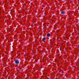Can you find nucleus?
I'll return each instance as SVG.
<instances>
[{
    "label": "nucleus",
    "mask_w": 79,
    "mask_h": 79,
    "mask_svg": "<svg viewBox=\"0 0 79 79\" xmlns=\"http://www.w3.org/2000/svg\"><path fill=\"white\" fill-rule=\"evenodd\" d=\"M61 13L62 14H65V11H62V12Z\"/></svg>",
    "instance_id": "3"
},
{
    "label": "nucleus",
    "mask_w": 79,
    "mask_h": 79,
    "mask_svg": "<svg viewBox=\"0 0 79 79\" xmlns=\"http://www.w3.org/2000/svg\"><path fill=\"white\" fill-rule=\"evenodd\" d=\"M50 35L49 34H47V36H48V37H50Z\"/></svg>",
    "instance_id": "4"
},
{
    "label": "nucleus",
    "mask_w": 79,
    "mask_h": 79,
    "mask_svg": "<svg viewBox=\"0 0 79 79\" xmlns=\"http://www.w3.org/2000/svg\"><path fill=\"white\" fill-rule=\"evenodd\" d=\"M43 42H45V41H46V38L45 37L43 38Z\"/></svg>",
    "instance_id": "2"
},
{
    "label": "nucleus",
    "mask_w": 79,
    "mask_h": 79,
    "mask_svg": "<svg viewBox=\"0 0 79 79\" xmlns=\"http://www.w3.org/2000/svg\"><path fill=\"white\" fill-rule=\"evenodd\" d=\"M15 63L16 64H19V60H15Z\"/></svg>",
    "instance_id": "1"
}]
</instances>
